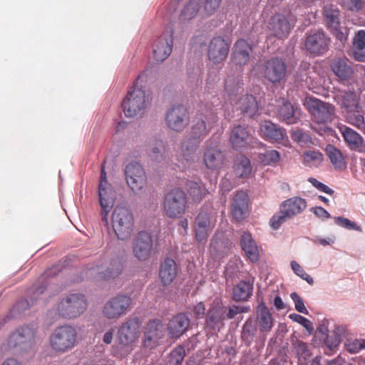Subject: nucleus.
<instances>
[{"instance_id": "nucleus-14", "label": "nucleus", "mask_w": 365, "mask_h": 365, "mask_svg": "<svg viewBox=\"0 0 365 365\" xmlns=\"http://www.w3.org/2000/svg\"><path fill=\"white\" fill-rule=\"evenodd\" d=\"M329 41V38L323 31H311L306 34L304 48L313 56H322L328 51Z\"/></svg>"}, {"instance_id": "nucleus-31", "label": "nucleus", "mask_w": 365, "mask_h": 365, "mask_svg": "<svg viewBox=\"0 0 365 365\" xmlns=\"http://www.w3.org/2000/svg\"><path fill=\"white\" fill-rule=\"evenodd\" d=\"M178 274V267L175 260L167 258L161 262L159 268V278L163 286L170 284Z\"/></svg>"}, {"instance_id": "nucleus-28", "label": "nucleus", "mask_w": 365, "mask_h": 365, "mask_svg": "<svg viewBox=\"0 0 365 365\" xmlns=\"http://www.w3.org/2000/svg\"><path fill=\"white\" fill-rule=\"evenodd\" d=\"M195 238L198 242L206 240L212 230L209 215L200 212L195 218Z\"/></svg>"}, {"instance_id": "nucleus-7", "label": "nucleus", "mask_w": 365, "mask_h": 365, "mask_svg": "<svg viewBox=\"0 0 365 365\" xmlns=\"http://www.w3.org/2000/svg\"><path fill=\"white\" fill-rule=\"evenodd\" d=\"M141 322L138 317L127 319L119 327L117 331V339L119 344L125 349L123 356L128 355L133 349L140 334Z\"/></svg>"}, {"instance_id": "nucleus-21", "label": "nucleus", "mask_w": 365, "mask_h": 365, "mask_svg": "<svg viewBox=\"0 0 365 365\" xmlns=\"http://www.w3.org/2000/svg\"><path fill=\"white\" fill-rule=\"evenodd\" d=\"M292 27V26L287 18L280 14L272 16L267 25L270 34L279 39L287 38L291 31Z\"/></svg>"}, {"instance_id": "nucleus-48", "label": "nucleus", "mask_w": 365, "mask_h": 365, "mask_svg": "<svg viewBox=\"0 0 365 365\" xmlns=\"http://www.w3.org/2000/svg\"><path fill=\"white\" fill-rule=\"evenodd\" d=\"M326 151L331 164L336 169L341 170L345 168L346 164L344 159L339 150L334 146L329 145L327 147Z\"/></svg>"}, {"instance_id": "nucleus-57", "label": "nucleus", "mask_w": 365, "mask_h": 365, "mask_svg": "<svg viewBox=\"0 0 365 365\" xmlns=\"http://www.w3.org/2000/svg\"><path fill=\"white\" fill-rule=\"evenodd\" d=\"M291 267L297 276L305 280L308 284L310 285L314 284L313 278L304 270L302 267L298 262L296 261H292Z\"/></svg>"}, {"instance_id": "nucleus-22", "label": "nucleus", "mask_w": 365, "mask_h": 365, "mask_svg": "<svg viewBox=\"0 0 365 365\" xmlns=\"http://www.w3.org/2000/svg\"><path fill=\"white\" fill-rule=\"evenodd\" d=\"M225 160V155L217 145L210 143L206 146L203 162L207 168L212 170H218L222 167Z\"/></svg>"}, {"instance_id": "nucleus-4", "label": "nucleus", "mask_w": 365, "mask_h": 365, "mask_svg": "<svg viewBox=\"0 0 365 365\" xmlns=\"http://www.w3.org/2000/svg\"><path fill=\"white\" fill-rule=\"evenodd\" d=\"M78 333L71 325L56 327L49 336V345L57 354H63L72 349L76 344Z\"/></svg>"}, {"instance_id": "nucleus-47", "label": "nucleus", "mask_w": 365, "mask_h": 365, "mask_svg": "<svg viewBox=\"0 0 365 365\" xmlns=\"http://www.w3.org/2000/svg\"><path fill=\"white\" fill-rule=\"evenodd\" d=\"M252 168L250 160L245 155H240L234 166V172L237 178H248L252 173Z\"/></svg>"}, {"instance_id": "nucleus-9", "label": "nucleus", "mask_w": 365, "mask_h": 365, "mask_svg": "<svg viewBox=\"0 0 365 365\" xmlns=\"http://www.w3.org/2000/svg\"><path fill=\"white\" fill-rule=\"evenodd\" d=\"M132 299L126 294H118L108 300L103 307L102 314L108 319H118L129 311Z\"/></svg>"}, {"instance_id": "nucleus-54", "label": "nucleus", "mask_w": 365, "mask_h": 365, "mask_svg": "<svg viewBox=\"0 0 365 365\" xmlns=\"http://www.w3.org/2000/svg\"><path fill=\"white\" fill-rule=\"evenodd\" d=\"M185 356V350L182 346H178L169 354L168 365H180Z\"/></svg>"}, {"instance_id": "nucleus-59", "label": "nucleus", "mask_w": 365, "mask_h": 365, "mask_svg": "<svg viewBox=\"0 0 365 365\" xmlns=\"http://www.w3.org/2000/svg\"><path fill=\"white\" fill-rule=\"evenodd\" d=\"M288 219L290 218L287 217L285 213H282L280 211L279 213L272 217L269 221V225L274 230H277L280 225L284 223Z\"/></svg>"}, {"instance_id": "nucleus-3", "label": "nucleus", "mask_w": 365, "mask_h": 365, "mask_svg": "<svg viewBox=\"0 0 365 365\" xmlns=\"http://www.w3.org/2000/svg\"><path fill=\"white\" fill-rule=\"evenodd\" d=\"M151 101L150 94L134 83L122 103L123 113L128 118L141 115L150 106Z\"/></svg>"}, {"instance_id": "nucleus-34", "label": "nucleus", "mask_w": 365, "mask_h": 365, "mask_svg": "<svg viewBox=\"0 0 365 365\" xmlns=\"http://www.w3.org/2000/svg\"><path fill=\"white\" fill-rule=\"evenodd\" d=\"M331 69L341 81L349 79L354 72L346 58H334L331 63Z\"/></svg>"}, {"instance_id": "nucleus-38", "label": "nucleus", "mask_w": 365, "mask_h": 365, "mask_svg": "<svg viewBox=\"0 0 365 365\" xmlns=\"http://www.w3.org/2000/svg\"><path fill=\"white\" fill-rule=\"evenodd\" d=\"M263 136L269 140L279 142L283 140L285 131L269 120L262 122L259 127Z\"/></svg>"}, {"instance_id": "nucleus-39", "label": "nucleus", "mask_w": 365, "mask_h": 365, "mask_svg": "<svg viewBox=\"0 0 365 365\" xmlns=\"http://www.w3.org/2000/svg\"><path fill=\"white\" fill-rule=\"evenodd\" d=\"M237 108L247 117H254L259 110L258 103L252 95H245L240 97L237 102Z\"/></svg>"}, {"instance_id": "nucleus-64", "label": "nucleus", "mask_w": 365, "mask_h": 365, "mask_svg": "<svg viewBox=\"0 0 365 365\" xmlns=\"http://www.w3.org/2000/svg\"><path fill=\"white\" fill-rule=\"evenodd\" d=\"M343 6L351 11H359L362 8V0H341Z\"/></svg>"}, {"instance_id": "nucleus-24", "label": "nucleus", "mask_w": 365, "mask_h": 365, "mask_svg": "<svg viewBox=\"0 0 365 365\" xmlns=\"http://www.w3.org/2000/svg\"><path fill=\"white\" fill-rule=\"evenodd\" d=\"M249 197L244 191H238L234 195L231 205V211L233 218L237 221H242L248 215Z\"/></svg>"}, {"instance_id": "nucleus-55", "label": "nucleus", "mask_w": 365, "mask_h": 365, "mask_svg": "<svg viewBox=\"0 0 365 365\" xmlns=\"http://www.w3.org/2000/svg\"><path fill=\"white\" fill-rule=\"evenodd\" d=\"M345 348L349 353H357L365 349V339H348L345 342Z\"/></svg>"}, {"instance_id": "nucleus-32", "label": "nucleus", "mask_w": 365, "mask_h": 365, "mask_svg": "<svg viewBox=\"0 0 365 365\" xmlns=\"http://www.w3.org/2000/svg\"><path fill=\"white\" fill-rule=\"evenodd\" d=\"M240 244L246 257L252 262H257L259 259L258 247L250 232H244L242 233L240 237Z\"/></svg>"}, {"instance_id": "nucleus-5", "label": "nucleus", "mask_w": 365, "mask_h": 365, "mask_svg": "<svg viewBox=\"0 0 365 365\" xmlns=\"http://www.w3.org/2000/svg\"><path fill=\"white\" fill-rule=\"evenodd\" d=\"M113 230L118 240L129 239L134 230V217L131 210L125 206H116L111 216Z\"/></svg>"}, {"instance_id": "nucleus-11", "label": "nucleus", "mask_w": 365, "mask_h": 365, "mask_svg": "<svg viewBox=\"0 0 365 365\" xmlns=\"http://www.w3.org/2000/svg\"><path fill=\"white\" fill-rule=\"evenodd\" d=\"M123 270L120 259H106L102 263L88 269L87 273L97 280H108L117 277Z\"/></svg>"}, {"instance_id": "nucleus-30", "label": "nucleus", "mask_w": 365, "mask_h": 365, "mask_svg": "<svg viewBox=\"0 0 365 365\" xmlns=\"http://www.w3.org/2000/svg\"><path fill=\"white\" fill-rule=\"evenodd\" d=\"M307 201L300 197H292L284 200L280 205L282 213L290 219L302 213L307 208Z\"/></svg>"}, {"instance_id": "nucleus-49", "label": "nucleus", "mask_w": 365, "mask_h": 365, "mask_svg": "<svg viewBox=\"0 0 365 365\" xmlns=\"http://www.w3.org/2000/svg\"><path fill=\"white\" fill-rule=\"evenodd\" d=\"M280 160V154L272 149L265 150L264 153L258 154V160L264 165H276Z\"/></svg>"}, {"instance_id": "nucleus-29", "label": "nucleus", "mask_w": 365, "mask_h": 365, "mask_svg": "<svg viewBox=\"0 0 365 365\" xmlns=\"http://www.w3.org/2000/svg\"><path fill=\"white\" fill-rule=\"evenodd\" d=\"M251 135L247 128L240 125L234 126L230 135V142L235 150L246 148L250 142Z\"/></svg>"}, {"instance_id": "nucleus-15", "label": "nucleus", "mask_w": 365, "mask_h": 365, "mask_svg": "<svg viewBox=\"0 0 365 365\" xmlns=\"http://www.w3.org/2000/svg\"><path fill=\"white\" fill-rule=\"evenodd\" d=\"M34 330L29 327L17 329L7 339L9 349H18L20 351H26L32 347L35 343Z\"/></svg>"}, {"instance_id": "nucleus-1", "label": "nucleus", "mask_w": 365, "mask_h": 365, "mask_svg": "<svg viewBox=\"0 0 365 365\" xmlns=\"http://www.w3.org/2000/svg\"><path fill=\"white\" fill-rule=\"evenodd\" d=\"M217 121V108L209 103L202 105L194 118V123L187 137L201 143Z\"/></svg>"}, {"instance_id": "nucleus-8", "label": "nucleus", "mask_w": 365, "mask_h": 365, "mask_svg": "<svg viewBox=\"0 0 365 365\" xmlns=\"http://www.w3.org/2000/svg\"><path fill=\"white\" fill-rule=\"evenodd\" d=\"M187 204L185 192L180 187H174L164 195L163 207L168 217L177 219L185 214Z\"/></svg>"}, {"instance_id": "nucleus-52", "label": "nucleus", "mask_w": 365, "mask_h": 365, "mask_svg": "<svg viewBox=\"0 0 365 365\" xmlns=\"http://www.w3.org/2000/svg\"><path fill=\"white\" fill-rule=\"evenodd\" d=\"M292 139L301 146H309L313 144L310 135L299 128H296L290 131Z\"/></svg>"}, {"instance_id": "nucleus-10", "label": "nucleus", "mask_w": 365, "mask_h": 365, "mask_svg": "<svg viewBox=\"0 0 365 365\" xmlns=\"http://www.w3.org/2000/svg\"><path fill=\"white\" fill-rule=\"evenodd\" d=\"M261 72L267 81L273 84H278L285 78L287 66L282 58L272 57L264 62Z\"/></svg>"}, {"instance_id": "nucleus-53", "label": "nucleus", "mask_w": 365, "mask_h": 365, "mask_svg": "<svg viewBox=\"0 0 365 365\" xmlns=\"http://www.w3.org/2000/svg\"><path fill=\"white\" fill-rule=\"evenodd\" d=\"M242 81L239 77L229 76L225 79V88L230 96L235 95L242 90Z\"/></svg>"}, {"instance_id": "nucleus-19", "label": "nucleus", "mask_w": 365, "mask_h": 365, "mask_svg": "<svg viewBox=\"0 0 365 365\" xmlns=\"http://www.w3.org/2000/svg\"><path fill=\"white\" fill-rule=\"evenodd\" d=\"M230 44L222 36H215L207 46V56L210 61L217 64L224 61L229 53Z\"/></svg>"}, {"instance_id": "nucleus-42", "label": "nucleus", "mask_w": 365, "mask_h": 365, "mask_svg": "<svg viewBox=\"0 0 365 365\" xmlns=\"http://www.w3.org/2000/svg\"><path fill=\"white\" fill-rule=\"evenodd\" d=\"M292 346L298 359L299 365H307L308 360L312 356V351L307 343L304 342L297 337L292 338Z\"/></svg>"}, {"instance_id": "nucleus-23", "label": "nucleus", "mask_w": 365, "mask_h": 365, "mask_svg": "<svg viewBox=\"0 0 365 365\" xmlns=\"http://www.w3.org/2000/svg\"><path fill=\"white\" fill-rule=\"evenodd\" d=\"M190 324L189 317L185 313L173 316L167 324L168 335L172 339H178L188 329Z\"/></svg>"}, {"instance_id": "nucleus-61", "label": "nucleus", "mask_w": 365, "mask_h": 365, "mask_svg": "<svg viewBox=\"0 0 365 365\" xmlns=\"http://www.w3.org/2000/svg\"><path fill=\"white\" fill-rule=\"evenodd\" d=\"M290 296L294 302L296 310L300 313L308 314V311L304 306L303 299L296 292L292 293Z\"/></svg>"}, {"instance_id": "nucleus-13", "label": "nucleus", "mask_w": 365, "mask_h": 365, "mask_svg": "<svg viewBox=\"0 0 365 365\" xmlns=\"http://www.w3.org/2000/svg\"><path fill=\"white\" fill-rule=\"evenodd\" d=\"M125 180L129 187L135 192H140L147 186L145 171L138 163L128 164L125 168Z\"/></svg>"}, {"instance_id": "nucleus-46", "label": "nucleus", "mask_w": 365, "mask_h": 365, "mask_svg": "<svg viewBox=\"0 0 365 365\" xmlns=\"http://www.w3.org/2000/svg\"><path fill=\"white\" fill-rule=\"evenodd\" d=\"M253 287L249 282L241 281L232 290V298L235 302L247 300L252 293Z\"/></svg>"}, {"instance_id": "nucleus-27", "label": "nucleus", "mask_w": 365, "mask_h": 365, "mask_svg": "<svg viewBox=\"0 0 365 365\" xmlns=\"http://www.w3.org/2000/svg\"><path fill=\"white\" fill-rule=\"evenodd\" d=\"M252 51L251 46L245 40H237L233 46L232 53V62L239 66L247 64L250 61Z\"/></svg>"}, {"instance_id": "nucleus-25", "label": "nucleus", "mask_w": 365, "mask_h": 365, "mask_svg": "<svg viewBox=\"0 0 365 365\" xmlns=\"http://www.w3.org/2000/svg\"><path fill=\"white\" fill-rule=\"evenodd\" d=\"M200 142L186 137L181 143L180 157L183 168L190 165L197 157Z\"/></svg>"}, {"instance_id": "nucleus-44", "label": "nucleus", "mask_w": 365, "mask_h": 365, "mask_svg": "<svg viewBox=\"0 0 365 365\" xmlns=\"http://www.w3.org/2000/svg\"><path fill=\"white\" fill-rule=\"evenodd\" d=\"M186 190L194 202H200L208 193L204 183L201 181L190 180L186 183Z\"/></svg>"}, {"instance_id": "nucleus-20", "label": "nucleus", "mask_w": 365, "mask_h": 365, "mask_svg": "<svg viewBox=\"0 0 365 365\" xmlns=\"http://www.w3.org/2000/svg\"><path fill=\"white\" fill-rule=\"evenodd\" d=\"M164 336V326L163 322L159 319L150 320L144 333V346L148 349H154L158 344L160 339Z\"/></svg>"}, {"instance_id": "nucleus-37", "label": "nucleus", "mask_w": 365, "mask_h": 365, "mask_svg": "<svg viewBox=\"0 0 365 365\" xmlns=\"http://www.w3.org/2000/svg\"><path fill=\"white\" fill-rule=\"evenodd\" d=\"M341 133L344 141L351 150L362 151L364 140L359 133L347 126L341 128Z\"/></svg>"}, {"instance_id": "nucleus-18", "label": "nucleus", "mask_w": 365, "mask_h": 365, "mask_svg": "<svg viewBox=\"0 0 365 365\" xmlns=\"http://www.w3.org/2000/svg\"><path fill=\"white\" fill-rule=\"evenodd\" d=\"M323 15L325 22L333 35L341 42L346 41L347 34L343 31L340 25L339 11L337 6L333 4L325 5L323 9Z\"/></svg>"}, {"instance_id": "nucleus-16", "label": "nucleus", "mask_w": 365, "mask_h": 365, "mask_svg": "<svg viewBox=\"0 0 365 365\" xmlns=\"http://www.w3.org/2000/svg\"><path fill=\"white\" fill-rule=\"evenodd\" d=\"M153 250V242L150 233L146 231L139 232L133 243L134 256L140 261H146L151 256Z\"/></svg>"}, {"instance_id": "nucleus-45", "label": "nucleus", "mask_w": 365, "mask_h": 365, "mask_svg": "<svg viewBox=\"0 0 365 365\" xmlns=\"http://www.w3.org/2000/svg\"><path fill=\"white\" fill-rule=\"evenodd\" d=\"M347 123L353 125L359 130L365 132V115L360 109H354L343 114Z\"/></svg>"}, {"instance_id": "nucleus-56", "label": "nucleus", "mask_w": 365, "mask_h": 365, "mask_svg": "<svg viewBox=\"0 0 365 365\" xmlns=\"http://www.w3.org/2000/svg\"><path fill=\"white\" fill-rule=\"evenodd\" d=\"M304 162L314 165L321 163L323 160V155L318 150H308L304 153Z\"/></svg>"}, {"instance_id": "nucleus-58", "label": "nucleus", "mask_w": 365, "mask_h": 365, "mask_svg": "<svg viewBox=\"0 0 365 365\" xmlns=\"http://www.w3.org/2000/svg\"><path fill=\"white\" fill-rule=\"evenodd\" d=\"M365 48V31L360 30L356 34L353 41L352 51L364 50Z\"/></svg>"}, {"instance_id": "nucleus-50", "label": "nucleus", "mask_w": 365, "mask_h": 365, "mask_svg": "<svg viewBox=\"0 0 365 365\" xmlns=\"http://www.w3.org/2000/svg\"><path fill=\"white\" fill-rule=\"evenodd\" d=\"M257 333V327L252 320H247L242 327L241 337L243 341L250 345Z\"/></svg>"}, {"instance_id": "nucleus-51", "label": "nucleus", "mask_w": 365, "mask_h": 365, "mask_svg": "<svg viewBox=\"0 0 365 365\" xmlns=\"http://www.w3.org/2000/svg\"><path fill=\"white\" fill-rule=\"evenodd\" d=\"M200 9L199 0H190L184 7L181 14L182 21H189L195 16Z\"/></svg>"}, {"instance_id": "nucleus-62", "label": "nucleus", "mask_w": 365, "mask_h": 365, "mask_svg": "<svg viewBox=\"0 0 365 365\" xmlns=\"http://www.w3.org/2000/svg\"><path fill=\"white\" fill-rule=\"evenodd\" d=\"M289 318L292 319L294 322H296L302 325L307 330H313L312 322L308 319L302 317V315L297 314H291L289 315Z\"/></svg>"}, {"instance_id": "nucleus-41", "label": "nucleus", "mask_w": 365, "mask_h": 365, "mask_svg": "<svg viewBox=\"0 0 365 365\" xmlns=\"http://www.w3.org/2000/svg\"><path fill=\"white\" fill-rule=\"evenodd\" d=\"M341 99L340 107L342 114L354 109H360L359 97L354 91H342L339 96Z\"/></svg>"}, {"instance_id": "nucleus-6", "label": "nucleus", "mask_w": 365, "mask_h": 365, "mask_svg": "<svg viewBox=\"0 0 365 365\" xmlns=\"http://www.w3.org/2000/svg\"><path fill=\"white\" fill-rule=\"evenodd\" d=\"M88 306L85 295L79 293L67 294L57 305L58 314L64 319H76L83 314Z\"/></svg>"}, {"instance_id": "nucleus-35", "label": "nucleus", "mask_w": 365, "mask_h": 365, "mask_svg": "<svg viewBox=\"0 0 365 365\" xmlns=\"http://www.w3.org/2000/svg\"><path fill=\"white\" fill-rule=\"evenodd\" d=\"M147 154L151 160L160 163L166 159V145L162 139L151 140L146 149Z\"/></svg>"}, {"instance_id": "nucleus-26", "label": "nucleus", "mask_w": 365, "mask_h": 365, "mask_svg": "<svg viewBox=\"0 0 365 365\" xmlns=\"http://www.w3.org/2000/svg\"><path fill=\"white\" fill-rule=\"evenodd\" d=\"M98 196L100 205L102 208V221L108 225V222L107 215L110 208L113 207L114 202V195L111 185L110 184L106 185L105 181L102 183H99Z\"/></svg>"}, {"instance_id": "nucleus-60", "label": "nucleus", "mask_w": 365, "mask_h": 365, "mask_svg": "<svg viewBox=\"0 0 365 365\" xmlns=\"http://www.w3.org/2000/svg\"><path fill=\"white\" fill-rule=\"evenodd\" d=\"M248 309L243 306L232 305L229 307H226L225 319H232L237 314L240 313L247 312Z\"/></svg>"}, {"instance_id": "nucleus-33", "label": "nucleus", "mask_w": 365, "mask_h": 365, "mask_svg": "<svg viewBox=\"0 0 365 365\" xmlns=\"http://www.w3.org/2000/svg\"><path fill=\"white\" fill-rule=\"evenodd\" d=\"M257 322L261 333L269 332L274 326L272 315L264 302L257 307Z\"/></svg>"}, {"instance_id": "nucleus-43", "label": "nucleus", "mask_w": 365, "mask_h": 365, "mask_svg": "<svg viewBox=\"0 0 365 365\" xmlns=\"http://www.w3.org/2000/svg\"><path fill=\"white\" fill-rule=\"evenodd\" d=\"M226 307L222 305H215L208 312L206 319L207 325L212 328L222 324L225 319Z\"/></svg>"}, {"instance_id": "nucleus-17", "label": "nucleus", "mask_w": 365, "mask_h": 365, "mask_svg": "<svg viewBox=\"0 0 365 365\" xmlns=\"http://www.w3.org/2000/svg\"><path fill=\"white\" fill-rule=\"evenodd\" d=\"M173 31L168 29L153 43V58L158 62L165 60L171 53L173 46Z\"/></svg>"}, {"instance_id": "nucleus-36", "label": "nucleus", "mask_w": 365, "mask_h": 365, "mask_svg": "<svg viewBox=\"0 0 365 365\" xmlns=\"http://www.w3.org/2000/svg\"><path fill=\"white\" fill-rule=\"evenodd\" d=\"M277 117L287 124H294L299 120V110L289 101H285L277 108Z\"/></svg>"}, {"instance_id": "nucleus-12", "label": "nucleus", "mask_w": 365, "mask_h": 365, "mask_svg": "<svg viewBox=\"0 0 365 365\" xmlns=\"http://www.w3.org/2000/svg\"><path fill=\"white\" fill-rule=\"evenodd\" d=\"M165 120L168 128L181 133L190 123V114L184 106H173L168 109Z\"/></svg>"}, {"instance_id": "nucleus-2", "label": "nucleus", "mask_w": 365, "mask_h": 365, "mask_svg": "<svg viewBox=\"0 0 365 365\" xmlns=\"http://www.w3.org/2000/svg\"><path fill=\"white\" fill-rule=\"evenodd\" d=\"M307 110L311 115L312 122L317 128H312L319 130L318 132H327L330 130L328 124L330 123L335 114V107L327 102H324L314 97H307L304 103Z\"/></svg>"}, {"instance_id": "nucleus-40", "label": "nucleus", "mask_w": 365, "mask_h": 365, "mask_svg": "<svg viewBox=\"0 0 365 365\" xmlns=\"http://www.w3.org/2000/svg\"><path fill=\"white\" fill-rule=\"evenodd\" d=\"M230 242L226 239H219L217 237H214L210 242V252L212 258L215 260H219L230 252Z\"/></svg>"}, {"instance_id": "nucleus-63", "label": "nucleus", "mask_w": 365, "mask_h": 365, "mask_svg": "<svg viewBox=\"0 0 365 365\" xmlns=\"http://www.w3.org/2000/svg\"><path fill=\"white\" fill-rule=\"evenodd\" d=\"M222 0H205L204 9L207 15H212L219 8Z\"/></svg>"}]
</instances>
